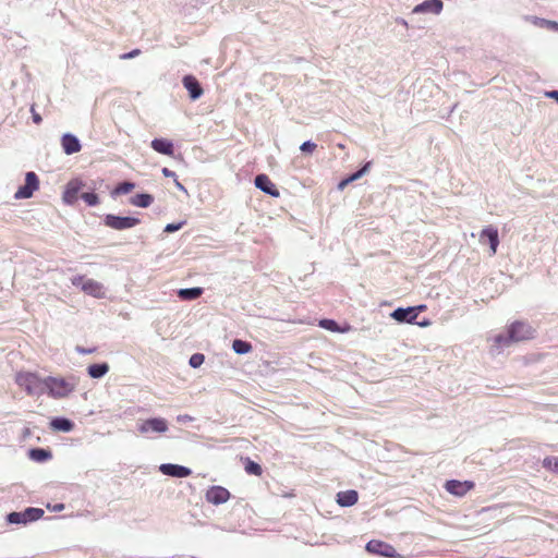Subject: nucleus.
<instances>
[{
	"mask_svg": "<svg viewBox=\"0 0 558 558\" xmlns=\"http://www.w3.org/2000/svg\"><path fill=\"white\" fill-rule=\"evenodd\" d=\"M76 384L77 381L74 377L63 378L48 376L44 378V386L48 390V395L56 399L68 397L75 390Z\"/></svg>",
	"mask_w": 558,
	"mask_h": 558,
	"instance_id": "obj_1",
	"label": "nucleus"
},
{
	"mask_svg": "<svg viewBox=\"0 0 558 558\" xmlns=\"http://www.w3.org/2000/svg\"><path fill=\"white\" fill-rule=\"evenodd\" d=\"M15 383L29 396L43 392V387H45L44 379L32 372H19L15 376Z\"/></svg>",
	"mask_w": 558,
	"mask_h": 558,
	"instance_id": "obj_2",
	"label": "nucleus"
},
{
	"mask_svg": "<svg viewBox=\"0 0 558 558\" xmlns=\"http://www.w3.org/2000/svg\"><path fill=\"white\" fill-rule=\"evenodd\" d=\"M508 332L510 333V339H512L513 342L531 340L535 335L533 327L530 324L521 320L512 323L508 327Z\"/></svg>",
	"mask_w": 558,
	"mask_h": 558,
	"instance_id": "obj_3",
	"label": "nucleus"
},
{
	"mask_svg": "<svg viewBox=\"0 0 558 558\" xmlns=\"http://www.w3.org/2000/svg\"><path fill=\"white\" fill-rule=\"evenodd\" d=\"M44 510L40 508H27L22 512H11L8 515V521L13 524H26L36 521L44 515Z\"/></svg>",
	"mask_w": 558,
	"mask_h": 558,
	"instance_id": "obj_4",
	"label": "nucleus"
},
{
	"mask_svg": "<svg viewBox=\"0 0 558 558\" xmlns=\"http://www.w3.org/2000/svg\"><path fill=\"white\" fill-rule=\"evenodd\" d=\"M73 284L80 287L85 293L95 298H102L105 295L102 284L94 279H87L81 276L73 279Z\"/></svg>",
	"mask_w": 558,
	"mask_h": 558,
	"instance_id": "obj_5",
	"label": "nucleus"
},
{
	"mask_svg": "<svg viewBox=\"0 0 558 558\" xmlns=\"http://www.w3.org/2000/svg\"><path fill=\"white\" fill-rule=\"evenodd\" d=\"M39 187V180L35 172H27L25 175V184L15 192L16 199L29 198Z\"/></svg>",
	"mask_w": 558,
	"mask_h": 558,
	"instance_id": "obj_6",
	"label": "nucleus"
},
{
	"mask_svg": "<svg viewBox=\"0 0 558 558\" xmlns=\"http://www.w3.org/2000/svg\"><path fill=\"white\" fill-rule=\"evenodd\" d=\"M141 222L135 217H119L114 215H107L105 217V225L114 230H125L137 226Z\"/></svg>",
	"mask_w": 558,
	"mask_h": 558,
	"instance_id": "obj_7",
	"label": "nucleus"
},
{
	"mask_svg": "<svg viewBox=\"0 0 558 558\" xmlns=\"http://www.w3.org/2000/svg\"><path fill=\"white\" fill-rule=\"evenodd\" d=\"M425 307H426L425 305L412 306V307H407V308L399 307V308L395 310L390 314V316L399 323L405 322V323L412 324L415 322L418 312L424 311Z\"/></svg>",
	"mask_w": 558,
	"mask_h": 558,
	"instance_id": "obj_8",
	"label": "nucleus"
},
{
	"mask_svg": "<svg viewBox=\"0 0 558 558\" xmlns=\"http://www.w3.org/2000/svg\"><path fill=\"white\" fill-rule=\"evenodd\" d=\"M480 242L482 244H485L486 242L489 244V255L493 256L497 252V247L499 245V236H498V230L494 226H487L485 227L480 234Z\"/></svg>",
	"mask_w": 558,
	"mask_h": 558,
	"instance_id": "obj_9",
	"label": "nucleus"
},
{
	"mask_svg": "<svg viewBox=\"0 0 558 558\" xmlns=\"http://www.w3.org/2000/svg\"><path fill=\"white\" fill-rule=\"evenodd\" d=\"M475 484L472 481H458V480H450L447 481L445 484L446 490L454 496L463 497L466 495L470 490L474 488Z\"/></svg>",
	"mask_w": 558,
	"mask_h": 558,
	"instance_id": "obj_10",
	"label": "nucleus"
},
{
	"mask_svg": "<svg viewBox=\"0 0 558 558\" xmlns=\"http://www.w3.org/2000/svg\"><path fill=\"white\" fill-rule=\"evenodd\" d=\"M138 430L142 434H146L150 430L156 433H165L168 430V423L165 418L161 417L148 418L140 425Z\"/></svg>",
	"mask_w": 558,
	"mask_h": 558,
	"instance_id": "obj_11",
	"label": "nucleus"
},
{
	"mask_svg": "<svg viewBox=\"0 0 558 558\" xmlns=\"http://www.w3.org/2000/svg\"><path fill=\"white\" fill-rule=\"evenodd\" d=\"M229 498V490L222 486H213L206 492V500L213 505L225 504Z\"/></svg>",
	"mask_w": 558,
	"mask_h": 558,
	"instance_id": "obj_12",
	"label": "nucleus"
},
{
	"mask_svg": "<svg viewBox=\"0 0 558 558\" xmlns=\"http://www.w3.org/2000/svg\"><path fill=\"white\" fill-rule=\"evenodd\" d=\"M84 183L81 180H72L66 184L65 191L63 193V201L72 205L74 204L81 190L83 189Z\"/></svg>",
	"mask_w": 558,
	"mask_h": 558,
	"instance_id": "obj_13",
	"label": "nucleus"
},
{
	"mask_svg": "<svg viewBox=\"0 0 558 558\" xmlns=\"http://www.w3.org/2000/svg\"><path fill=\"white\" fill-rule=\"evenodd\" d=\"M255 185H256V187H258L264 193H266L270 196L278 197L280 195L277 186L271 182L269 177L266 174H258L255 178Z\"/></svg>",
	"mask_w": 558,
	"mask_h": 558,
	"instance_id": "obj_14",
	"label": "nucleus"
},
{
	"mask_svg": "<svg viewBox=\"0 0 558 558\" xmlns=\"http://www.w3.org/2000/svg\"><path fill=\"white\" fill-rule=\"evenodd\" d=\"M160 471L162 474L173 477H186L190 476L192 471L189 468L178 464H161Z\"/></svg>",
	"mask_w": 558,
	"mask_h": 558,
	"instance_id": "obj_15",
	"label": "nucleus"
},
{
	"mask_svg": "<svg viewBox=\"0 0 558 558\" xmlns=\"http://www.w3.org/2000/svg\"><path fill=\"white\" fill-rule=\"evenodd\" d=\"M490 352L494 354L500 353L505 348H508L511 343H514L512 339H510V333L507 335H496L490 339Z\"/></svg>",
	"mask_w": 558,
	"mask_h": 558,
	"instance_id": "obj_16",
	"label": "nucleus"
},
{
	"mask_svg": "<svg viewBox=\"0 0 558 558\" xmlns=\"http://www.w3.org/2000/svg\"><path fill=\"white\" fill-rule=\"evenodd\" d=\"M61 145L66 155L78 153L82 145L78 138L72 134H64L61 138Z\"/></svg>",
	"mask_w": 558,
	"mask_h": 558,
	"instance_id": "obj_17",
	"label": "nucleus"
},
{
	"mask_svg": "<svg viewBox=\"0 0 558 558\" xmlns=\"http://www.w3.org/2000/svg\"><path fill=\"white\" fill-rule=\"evenodd\" d=\"M183 85L189 90L190 97L195 100L203 95V88L198 81L193 75H185L183 77Z\"/></svg>",
	"mask_w": 558,
	"mask_h": 558,
	"instance_id": "obj_18",
	"label": "nucleus"
},
{
	"mask_svg": "<svg viewBox=\"0 0 558 558\" xmlns=\"http://www.w3.org/2000/svg\"><path fill=\"white\" fill-rule=\"evenodd\" d=\"M151 148L159 154L173 156L174 147L172 142L166 138H155L151 141Z\"/></svg>",
	"mask_w": 558,
	"mask_h": 558,
	"instance_id": "obj_19",
	"label": "nucleus"
},
{
	"mask_svg": "<svg viewBox=\"0 0 558 558\" xmlns=\"http://www.w3.org/2000/svg\"><path fill=\"white\" fill-rule=\"evenodd\" d=\"M359 495L356 490L350 489L337 494V502L341 507H351L357 502Z\"/></svg>",
	"mask_w": 558,
	"mask_h": 558,
	"instance_id": "obj_20",
	"label": "nucleus"
},
{
	"mask_svg": "<svg viewBox=\"0 0 558 558\" xmlns=\"http://www.w3.org/2000/svg\"><path fill=\"white\" fill-rule=\"evenodd\" d=\"M442 9V2L440 0H426L413 9L414 13L420 12H432L439 13Z\"/></svg>",
	"mask_w": 558,
	"mask_h": 558,
	"instance_id": "obj_21",
	"label": "nucleus"
},
{
	"mask_svg": "<svg viewBox=\"0 0 558 558\" xmlns=\"http://www.w3.org/2000/svg\"><path fill=\"white\" fill-rule=\"evenodd\" d=\"M154 202V197L150 194L142 193L136 194L130 198V204L133 206L147 208L149 207Z\"/></svg>",
	"mask_w": 558,
	"mask_h": 558,
	"instance_id": "obj_22",
	"label": "nucleus"
},
{
	"mask_svg": "<svg viewBox=\"0 0 558 558\" xmlns=\"http://www.w3.org/2000/svg\"><path fill=\"white\" fill-rule=\"evenodd\" d=\"M319 327L324 328V329H327L329 331H332V332H348L351 327L349 325L344 326V327H339L338 324L332 320V319H320L319 323H318Z\"/></svg>",
	"mask_w": 558,
	"mask_h": 558,
	"instance_id": "obj_23",
	"label": "nucleus"
},
{
	"mask_svg": "<svg viewBox=\"0 0 558 558\" xmlns=\"http://www.w3.org/2000/svg\"><path fill=\"white\" fill-rule=\"evenodd\" d=\"M109 372L107 363L92 364L87 367V373L92 378H100Z\"/></svg>",
	"mask_w": 558,
	"mask_h": 558,
	"instance_id": "obj_24",
	"label": "nucleus"
},
{
	"mask_svg": "<svg viewBox=\"0 0 558 558\" xmlns=\"http://www.w3.org/2000/svg\"><path fill=\"white\" fill-rule=\"evenodd\" d=\"M241 460L244 464V470L247 474L255 475V476H262L263 469L258 463L254 462L248 457L241 458Z\"/></svg>",
	"mask_w": 558,
	"mask_h": 558,
	"instance_id": "obj_25",
	"label": "nucleus"
},
{
	"mask_svg": "<svg viewBox=\"0 0 558 558\" xmlns=\"http://www.w3.org/2000/svg\"><path fill=\"white\" fill-rule=\"evenodd\" d=\"M203 293L202 288H190V289H181L178 292V295L182 300H195L199 298Z\"/></svg>",
	"mask_w": 558,
	"mask_h": 558,
	"instance_id": "obj_26",
	"label": "nucleus"
},
{
	"mask_svg": "<svg viewBox=\"0 0 558 558\" xmlns=\"http://www.w3.org/2000/svg\"><path fill=\"white\" fill-rule=\"evenodd\" d=\"M368 168H369V162L366 163L362 169H360L355 173H353L350 177H348L347 179H343L342 181H340L338 184V189L343 190L349 183L360 179L368 170Z\"/></svg>",
	"mask_w": 558,
	"mask_h": 558,
	"instance_id": "obj_27",
	"label": "nucleus"
},
{
	"mask_svg": "<svg viewBox=\"0 0 558 558\" xmlns=\"http://www.w3.org/2000/svg\"><path fill=\"white\" fill-rule=\"evenodd\" d=\"M52 428L61 432H70L73 429L74 424L68 418H54L51 422Z\"/></svg>",
	"mask_w": 558,
	"mask_h": 558,
	"instance_id": "obj_28",
	"label": "nucleus"
},
{
	"mask_svg": "<svg viewBox=\"0 0 558 558\" xmlns=\"http://www.w3.org/2000/svg\"><path fill=\"white\" fill-rule=\"evenodd\" d=\"M29 457L37 462H44L51 458V452L41 448H36L29 451Z\"/></svg>",
	"mask_w": 558,
	"mask_h": 558,
	"instance_id": "obj_29",
	"label": "nucleus"
},
{
	"mask_svg": "<svg viewBox=\"0 0 558 558\" xmlns=\"http://www.w3.org/2000/svg\"><path fill=\"white\" fill-rule=\"evenodd\" d=\"M531 21L536 26L545 27L547 29H551V31L558 32V22L549 21V20H545V19H539V17H532Z\"/></svg>",
	"mask_w": 558,
	"mask_h": 558,
	"instance_id": "obj_30",
	"label": "nucleus"
},
{
	"mask_svg": "<svg viewBox=\"0 0 558 558\" xmlns=\"http://www.w3.org/2000/svg\"><path fill=\"white\" fill-rule=\"evenodd\" d=\"M383 548H389V547L385 543L379 542V541H371L366 545V549L369 553L388 555L386 551L383 550Z\"/></svg>",
	"mask_w": 558,
	"mask_h": 558,
	"instance_id": "obj_31",
	"label": "nucleus"
},
{
	"mask_svg": "<svg viewBox=\"0 0 558 558\" xmlns=\"http://www.w3.org/2000/svg\"><path fill=\"white\" fill-rule=\"evenodd\" d=\"M232 349L238 353V354H245L247 352H250L252 350V345L251 343L246 342V341H243V340H240V339H236L233 341L232 343Z\"/></svg>",
	"mask_w": 558,
	"mask_h": 558,
	"instance_id": "obj_32",
	"label": "nucleus"
},
{
	"mask_svg": "<svg viewBox=\"0 0 558 558\" xmlns=\"http://www.w3.org/2000/svg\"><path fill=\"white\" fill-rule=\"evenodd\" d=\"M135 189V184L132 182H122L114 189V194H128Z\"/></svg>",
	"mask_w": 558,
	"mask_h": 558,
	"instance_id": "obj_33",
	"label": "nucleus"
},
{
	"mask_svg": "<svg viewBox=\"0 0 558 558\" xmlns=\"http://www.w3.org/2000/svg\"><path fill=\"white\" fill-rule=\"evenodd\" d=\"M81 198L88 205V206H95L99 203V197L97 194L90 192V193H82Z\"/></svg>",
	"mask_w": 558,
	"mask_h": 558,
	"instance_id": "obj_34",
	"label": "nucleus"
},
{
	"mask_svg": "<svg viewBox=\"0 0 558 558\" xmlns=\"http://www.w3.org/2000/svg\"><path fill=\"white\" fill-rule=\"evenodd\" d=\"M204 362V355L201 353H195L190 359V365L194 368L199 367Z\"/></svg>",
	"mask_w": 558,
	"mask_h": 558,
	"instance_id": "obj_35",
	"label": "nucleus"
},
{
	"mask_svg": "<svg viewBox=\"0 0 558 558\" xmlns=\"http://www.w3.org/2000/svg\"><path fill=\"white\" fill-rule=\"evenodd\" d=\"M317 148V145L311 141L304 142L300 149L305 154H313L315 149Z\"/></svg>",
	"mask_w": 558,
	"mask_h": 558,
	"instance_id": "obj_36",
	"label": "nucleus"
},
{
	"mask_svg": "<svg viewBox=\"0 0 558 558\" xmlns=\"http://www.w3.org/2000/svg\"><path fill=\"white\" fill-rule=\"evenodd\" d=\"M544 466L558 472V458H547L544 460Z\"/></svg>",
	"mask_w": 558,
	"mask_h": 558,
	"instance_id": "obj_37",
	"label": "nucleus"
},
{
	"mask_svg": "<svg viewBox=\"0 0 558 558\" xmlns=\"http://www.w3.org/2000/svg\"><path fill=\"white\" fill-rule=\"evenodd\" d=\"M182 225L183 223H177V225L169 223V225L166 226L165 232H169L170 233V232L178 231L179 229H181Z\"/></svg>",
	"mask_w": 558,
	"mask_h": 558,
	"instance_id": "obj_38",
	"label": "nucleus"
},
{
	"mask_svg": "<svg viewBox=\"0 0 558 558\" xmlns=\"http://www.w3.org/2000/svg\"><path fill=\"white\" fill-rule=\"evenodd\" d=\"M141 53V50L140 49H134L128 53H124L121 56V59H132L134 57H137L138 54Z\"/></svg>",
	"mask_w": 558,
	"mask_h": 558,
	"instance_id": "obj_39",
	"label": "nucleus"
},
{
	"mask_svg": "<svg viewBox=\"0 0 558 558\" xmlns=\"http://www.w3.org/2000/svg\"><path fill=\"white\" fill-rule=\"evenodd\" d=\"M31 111H32V118H33V121H34L36 124H39V123L41 122V117H40V114H39V113H37V112L35 111V107H34V106H32Z\"/></svg>",
	"mask_w": 558,
	"mask_h": 558,
	"instance_id": "obj_40",
	"label": "nucleus"
},
{
	"mask_svg": "<svg viewBox=\"0 0 558 558\" xmlns=\"http://www.w3.org/2000/svg\"><path fill=\"white\" fill-rule=\"evenodd\" d=\"M546 96L558 101V90L547 92Z\"/></svg>",
	"mask_w": 558,
	"mask_h": 558,
	"instance_id": "obj_41",
	"label": "nucleus"
},
{
	"mask_svg": "<svg viewBox=\"0 0 558 558\" xmlns=\"http://www.w3.org/2000/svg\"><path fill=\"white\" fill-rule=\"evenodd\" d=\"M162 173H163L165 177H172V175H174V172H172L168 168H163L162 169Z\"/></svg>",
	"mask_w": 558,
	"mask_h": 558,
	"instance_id": "obj_42",
	"label": "nucleus"
}]
</instances>
